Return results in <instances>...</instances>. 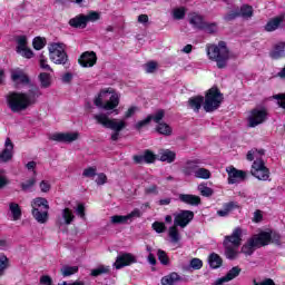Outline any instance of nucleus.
Instances as JSON below:
<instances>
[{
	"instance_id": "6",
	"label": "nucleus",
	"mask_w": 285,
	"mask_h": 285,
	"mask_svg": "<svg viewBox=\"0 0 285 285\" xmlns=\"http://www.w3.org/2000/svg\"><path fill=\"white\" fill-rule=\"evenodd\" d=\"M222 101H224V94L219 88L212 87L205 96L203 108L205 112H215L222 106Z\"/></svg>"
},
{
	"instance_id": "48",
	"label": "nucleus",
	"mask_w": 285,
	"mask_h": 285,
	"mask_svg": "<svg viewBox=\"0 0 285 285\" xmlns=\"http://www.w3.org/2000/svg\"><path fill=\"white\" fill-rule=\"evenodd\" d=\"M144 157H145V164H155V160L157 159V156H155L153 151L148 149L145 150Z\"/></svg>"
},
{
	"instance_id": "25",
	"label": "nucleus",
	"mask_w": 285,
	"mask_h": 285,
	"mask_svg": "<svg viewBox=\"0 0 285 285\" xmlns=\"http://www.w3.org/2000/svg\"><path fill=\"white\" fill-rule=\"evenodd\" d=\"M272 59H282L285 57V42H278L274 46L273 51L271 52Z\"/></svg>"
},
{
	"instance_id": "35",
	"label": "nucleus",
	"mask_w": 285,
	"mask_h": 285,
	"mask_svg": "<svg viewBox=\"0 0 285 285\" xmlns=\"http://www.w3.org/2000/svg\"><path fill=\"white\" fill-rule=\"evenodd\" d=\"M108 273H110V267L100 265L91 271V277H99V275H108Z\"/></svg>"
},
{
	"instance_id": "57",
	"label": "nucleus",
	"mask_w": 285,
	"mask_h": 285,
	"mask_svg": "<svg viewBox=\"0 0 285 285\" xmlns=\"http://www.w3.org/2000/svg\"><path fill=\"white\" fill-rule=\"evenodd\" d=\"M153 228L156 233H164V230H166V225L164 223L155 222Z\"/></svg>"
},
{
	"instance_id": "2",
	"label": "nucleus",
	"mask_w": 285,
	"mask_h": 285,
	"mask_svg": "<svg viewBox=\"0 0 285 285\" xmlns=\"http://www.w3.org/2000/svg\"><path fill=\"white\" fill-rule=\"evenodd\" d=\"M264 155H266V150L254 148L247 153L246 159L247 161H254L250 169L253 177L261 181H268L271 170L267 168L266 163H264Z\"/></svg>"
},
{
	"instance_id": "54",
	"label": "nucleus",
	"mask_w": 285,
	"mask_h": 285,
	"mask_svg": "<svg viewBox=\"0 0 285 285\" xmlns=\"http://www.w3.org/2000/svg\"><path fill=\"white\" fill-rule=\"evenodd\" d=\"M35 184H37V179L30 178L26 183L21 184V188H22V190H30V188H32V186H35Z\"/></svg>"
},
{
	"instance_id": "15",
	"label": "nucleus",
	"mask_w": 285,
	"mask_h": 285,
	"mask_svg": "<svg viewBox=\"0 0 285 285\" xmlns=\"http://www.w3.org/2000/svg\"><path fill=\"white\" fill-rule=\"evenodd\" d=\"M11 79L16 86H28L30 83V77L21 69L12 70Z\"/></svg>"
},
{
	"instance_id": "45",
	"label": "nucleus",
	"mask_w": 285,
	"mask_h": 285,
	"mask_svg": "<svg viewBox=\"0 0 285 285\" xmlns=\"http://www.w3.org/2000/svg\"><path fill=\"white\" fill-rule=\"evenodd\" d=\"M173 17L177 20L184 19L186 17V9L184 7L174 9Z\"/></svg>"
},
{
	"instance_id": "63",
	"label": "nucleus",
	"mask_w": 285,
	"mask_h": 285,
	"mask_svg": "<svg viewBox=\"0 0 285 285\" xmlns=\"http://www.w3.org/2000/svg\"><path fill=\"white\" fill-rule=\"evenodd\" d=\"M40 284L41 285H52V278L48 275L41 276Z\"/></svg>"
},
{
	"instance_id": "36",
	"label": "nucleus",
	"mask_w": 285,
	"mask_h": 285,
	"mask_svg": "<svg viewBox=\"0 0 285 285\" xmlns=\"http://www.w3.org/2000/svg\"><path fill=\"white\" fill-rule=\"evenodd\" d=\"M178 225L174 224V226L169 227V237L173 244H177L181 239L179 236V229L177 228Z\"/></svg>"
},
{
	"instance_id": "12",
	"label": "nucleus",
	"mask_w": 285,
	"mask_h": 285,
	"mask_svg": "<svg viewBox=\"0 0 285 285\" xmlns=\"http://www.w3.org/2000/svg\"><path fill=\"white\" fill-rule=\"evenodd\" d=\"M199 164H202V160L198 158L188 159L184 163L180 170L185 177H193V175H196Z\"/></svg>"
},
{
	"instance_id": "5",
	"label": "nucleus",
	"mask_w": 285,
	"mask_h": 285,
	"mask_svg": "<svg viewBox=\"0 0 285 285\" xmlns=\"http://www.w3.org/2000/svg\"><path fill=\"white\" fill-rule=\"evenodd\" d=\"M31 213L38 224H46L48 222V212L50 210V205L48 199L43 197H37L31 202Z\"/></svg>"
},
{
	"instance_id": "17",
	"label": "nucleus",
	"mask_w": 285,
	"mask_h": 285,
	"mask_svg": "<svg viewBox=\"0 0 285 285\" xmlns=\"http://www.w3.org/2000/svg\"><path fill=\"white\" fill-rule=\"evenodd\" d=\"M135 217H141V212L139 209H134L130 214L126 216L115 215L111 216L112 224H128V222H132Z\"/></svg>"
},
{
	"instance_id": "44",
	"label": "nucleus",
	"mask_w": 285,
	"mask_h": 285,
	"mask_svg": "<svg viewBox=\"0 0 285 285\" xmlns=\"http://www.w3.org/2000/svg\"><path fill=\"white\" fill-rule=\"evenodd\" d=\"M198 190L203 197H212L213 195V189L204 184L198 186Z\"/></svg>"
},
{
	"instance_id": "38",
	"label": "nucleus",
	"mask_w": 285,
	"mask_h": 285,
	"mask_svg": "<svg viewBox=\"0 0 285 285\" xmlns=\"http://www.w3.org/2000/svg\"><path fill=\"white\" fill-rule=\"evenodd\" d=\"M157 257L160 264H163V266H168L170 264V258L168 257V254L164 249L157 250Z\"/></svg>"
},
{
	"instance_id": "62",
	"label": "nucleus",
	"mask_w": 285,
	"mask_h": 285,
	"mask_svg": "<svg viewBox=\"0 0 285 285\" xmlns=\"http://www.w3.org/2000/svg\"><path fill=\"white\" fill-rule=\"evenodd\" d=\"M157 70V62L150 61L146 65V72H155Z\"/></svg>"
},
{
	"instance_id": "24",
	"label": "nucleus",
	"mask_w": 285,
	"mask_h": 285,
	"mask_svg": "<svg viewBox=\"0 0 285 285\" xmlns=\"http://www.w3.org/2000/svg\"><path fill=\"white\" fill-rule=\"evenodd\" d=\"M160 161H166L167 164H173L177 159V154L170 149H165L159 153Z\"/></svg>"
},
{
	"instance_id": "10",
	"label": "nucleus",
	"mask_w": 285,
	"mask_h": 285,
	"mask_svg": "<svg viewBox=\"0 0 285 285\" xmlns=\"http://www.w3.org/2000/svg\"><path fill=\"white\" fill-rule=\"evenodd\" d=\"M106 95H108V91H101L95 99V106H97V108H104V110H115V108L119 106V95L112 94L109 100L104 104V97H106Z\"/></svg>"
},
{
	"instance_id": "29",
	"label": "nucleus",
	"mask_w": 285,
	"mask_h": 285,
	"mask_svg": "<svg viewBox=\"0 0 285 285\" xmlns=\"http://www.w3.org/2000/svg\"><path fill=\"white\" fill-rule=\"evenodd\" d=\"M9 210L13 217V222H19L21 219V207L17 203L9 204Z\"/></svg>"
},
{
	"instance_id": "43",
	"label": "nucleus",
	"mask_w": 285,
	"mask_h": 285,
	"mask_svg": "<svg viewBox=\"0 0 285 285\" xmlns=\"http://www.w3.org/2000/svg\"><path fill=\"white\" fill-rule=\"evenodd\" d=\"M41 88H50V75L42 72L39 75Z\"/></svg>"
},
{
	"instance_id": "60",
	"label": "nucleus",
	"mask_w": 285,
	"mask_h": 285,
	"mask_svg": "<svg viewBox=\"0 0 285 285\" xmlns=\"http://www.w3.org/2000/svg\"><path fill=\"white\" fill-rule=\"evenodd\" d=\"M40 68H42V70H52L50 65H48V60H46L43 56H40Z\"/></svg>"
},
{
	"instance_id": "27",
	"label": "nucleus",
	"mask_w": 285,
	"mask_h": 285,
	"mask_svg": "<svg viewBox=\"0 0 285 285\" xmlns=\"http://www.w3.org/2000/svg\"><path fill=\"white\" fill-rule=\"evenodd\" d=\"M256 248H257V245H255V240H253V238H249L246 242V244L242 246L240 253H243L244 255H253Z\"/></svg>"
},
{
	"instance_id": "18",
	"label": "nucleus",
	"mask_w": 285,
	"mask_h": 285,
	"mask_svg": "<svg viewBox=\"0 0 285 285\" xmlns=\"http://www.w3.org/2000/svg\"><path fill=\"white\" fill-rule=\"evenodd\" d=\"M228 184H237V181H244L246 179V171L238 170L235 167L227 168Z\"/></svg>"
},
{
	"instance_id": "52",
	"label": "nucleus",
	"mask_w": 285,
	"mask_h": 285,
	"mask_svg": "<svg viewBox=\"0 0 285 285\" xmlns=\"http://www.w3.org/2000/svg\"><path fill=\"white\" fill-rule=\"evenodd\" d=\"M237 17H239V9L232 10L225 16V21H234Z\"/></svg>"
},
{
	"instance_id": "9",
	"label": "nucleus",
	"mask_w": 285,
	"mask_h": 285,
	"mask_svg": "<svg viewBox=\"0 0 285 285\" xmlns=\"http://www.w3.org/2000/svg\"><path fill=\"white\" fill-rule=\"evenodd\" d=\"M50 59L53 63L62 65L68 62V53L62 43H53L49 47Z\"/></svg>"
},
{
	"instance_id": "53",
	"label": "nucleus",
	"mask_w": 285,
	"mask_h": 285,
	"mask_svg": "<svg viewBox=\"0 0 285 285\" xmlns=\"http://www.w3.org/2000/svg\"><path fill=\"white\" fill-rule=\"evenodd\" d=\"M204 266V262L199 258H193L190 261V267L194 268V271H199Z\"/></svg>"
},
{
	"instance_id": "1",
	"label": "nucleus",
	"mask_w": 285,
	"mask_h": 285,
	"mask_svg": "<svg viewBox=\"0 0 285 285\" xmlns=\"http://www.w3.org/2000/svg\"><path fill=\"white\" fill-rule=\"evenodd\" d=\"M42 92L38 86H31L28 92L11 91L7 95V105L11 112H23L37 104Z\"/></svg>"
},
{
	"instance_id": "11",
	"label": "nucleus",
	"mask_w": 285,
	"mask_h": 285,
	"mask_svg": "<svg viewBox=\"0 0 285 285\" xmlns=\"http://www.w3.org/2000/svg\"><path fill=\"white\" fill-rule=\"evenodd\" d=\"M195 218V213L190 210H180L178 214H175L174 224L180 228H186Z\"/></svg>"
},
{
	"instance_id": "28",
	"label": "nucleus",
	"mask_w": 285,
	"mask_h": 285,
	"mask_svg": "<svg viewBox=\"0 0 285 285\" xmlns=\"http://www.w3.org/2000/svg\"><path fill=\"white\" fill-rule=\"evenodd\" d=\"M208 262H209L210 268H220L222 264H224L222 256L215 253L209 255Z\"/></svg>"
},
{
	"instance_id": "31",
	"label": "nucleus",
	"mask_w": 285,
	"mask_h": 285,
	"mask_svg": "<svg viewBox=\"0 0 285 285\" xmlns=\"http://www.w3.org/2000/svg\"><path fill=\"white\" fill-rule=\"evenodd\" d=\"M189 23H191V26H195V28H199L202 30V28H204V18L197 13H191L190 18H189Z\"/></svg>"
},
{
	"instance_id": "64",
	"label": "nucleus",
	"mask_w": 285,
	"mask_h": 285,
	"mask_svg": "<svg viewBox=\"0 0 285 285\" xmlns=\"http://www.w3.org/2000/svg\"><path fill=\"white\" fill-rule=\"evenodd\" d=\"M274 99L278 100V106H281V108H285V94L276 95V96H274Z\"/></svg>"
},
{
	"instance_id": "7",
	"label": "nucleus",
	"mask_w": 285,
	"mask_h": 285,
	"mask_svg": "<svg viewBox=\"0 0 285 285\" xmlns=\"http://www.w3.org/2000/svg\"><path fill=\"white\" fill-rule=\"evenodd\" d=\"M94 119H96L97 124H100V126H104V128L114 130V132H121V130L128 126L126 120H119L115 118L110 119L108 116H106V114L95 115Z\"/></svg>"
},
{
	"instance_id": "20",
	"label": "nucleus",
	"mask_w": 285,
	"mask_h": 285,
	"mask_svg": "<svg viewBox=\"0 0 285 285\" xmlns=\"http://www.w3.org/2000/svg\"><path fill=\"white\" fill-rule=\"evenodd\" d=\"M178 199L189 206H199V204H202V198L193 194H180Z\"/></svg>"
},
{
	"instance_id": "50",
	"label": "nucleus",
	"mask_w": 285,
	"mask_h": 285,
	"mask_svg": "<svg viewBox=\"0 0 285 285\" xmlns=\"http://www.w3.org/2000/svg\"><path fill=\"white\" fill-rule=\"evenodd\" d=\"M151 121H153V117L147 116V118H145L144 120L138 121L135 128L136 130H141V128H145V126H148V124H150Z\"/></svg>"
},
{
	"instance_id": "51",
	"label": "nucleus",
	"mask_w": 285,
	"mask_h": 285,
	"mask_svg": "<svg viewBox=\"0 0 285 285\" xmlns=\"http://www.w3.org/2000/svg\"><path fill=\"white\" fill-rule=\"evenodd\" d=\"M46 46V40L40 37L33 39V48L35 50H41Z\"/></svg>"
},
{
	"instance_id": "3",
	"label": "nucleus",
	"mask_w": 285,
	"mask_h": 285,
	"mask_svg": "<svg viewBox=\"0 0 285 285\" xmlns=\"http://www.w3.org/2000/svg\"><path fill=\"white\" fill-rule=\"evenodd\" d=\"M207 56L212 61H216L217 68L224 69L228 66L229 59L233 58L230 51H228V47H226V42L220 41L218 46L210 45L207 47Z\"/></svg>"
},
{
	"instance_id": "4",
	"label": "nucleus",
	"mask_w": 285,
	"mask_h": 285,
	"mask_svg": "<svg viewBox=\"0 0 285 285\" xmlns=\"http://www.w3.org/2000/svg\"><path fill=\"white\" fill-rule=\"evenodd\" d=\"M242 235H244V232L240 227H237L233 230L232 235L225 236L223 245L227 259H237L239 247L242 246Z\"/></svg>"
},
{
	"instance_id": "49",
	"label": "nucleus",
	"mask_w": 285,
	"mask_h": 285,
	"mask_svg": "<svg viewBox=\"0 0 285 285\" xmlns=\"http://www.w3.org/2000/svg\"><path fill=\"white\" fill-rule=\"evenodd\" d=\"M200 30H205L208 35L215 33L217 30V23H204V27Z\"/></svg>"
},
{
	"instance_id": "19",
	"label": "nucleus",
	"mask_w": 285,
	"mask_h": 285,
	"mask_svg": "<svg viewBox=\"0 0 285 285\" xmlns=\"http://www.w3.org/2000/svg\"><path fill=\"white\" fill-rule=\"evenodd\" d=\"M271 239L272 236L268 232H263L252 237V240H254V244L257 248H262V246H268L271 244Z\"/></svg>"
},
{
	"instance_id": "34",
	"label": "nucleus",
	"mask_w": 285,
	"mask_h": 285,
	"mask_svg": "<svg viewBox=\"0 0 285 285\" xmlns=\"http://www.w3.org/2000/svg\"><path fill=\"white\" fill-rule=\"evenodd\" d=\"M62 218L65 219V224L67 226H70V224H72V222H75V214L72 213V209L65 208L62 210Z\"/></svg>"
},
{
	"instance_id": "42",
	"label": "nucleus",
	"mask_w": 285,
	"mask_h": 285,
	"mask_svg": "<svg viewBox=\"0 0 285 285\" xmlns=\"http://www.w3.org/2000/svg\"><path fill=\"white\" fill-rule=\"evenodd\" d=\"M239 273H242V268L235 266L225 275V277H227V281L233 282L235 277H239Z\"/></svg>"
},
{
	"instance_id": "8",
	"label": "nucleus",
	"mask_w": 285,
	"mask_h": 285,
	"mask_svg": "<svg viewBox=\"0 0 285 285\" xmlns=\"http://www.w3.org/2000/svg\"><path fill=\"white\" fill-rule=\"evenodd\" d=\"M268 118V111L264 108H254L250 110L247 117V126L249 128H257V126L264 124Z\"/></svg>"
},
{
	"instance_id": "33",
	"label": "nucleus",
	"mask_w": 285,
	"mask_h": 285,
	"mask_svg": "<svg viewBox=\"0 0 285 285\" xmlns=\"http://www.w3.org/2000/svg\"><path fill=\"white\" fill-rule=\"evenodd\" d=\"M60 271L63 277H70V275H75L76 273H79V267L65 265L61 267Z\"/></svg>"
},
{
	"instance_id": "37",
	"label": "nucleus",
	"mask_w": 285,
	"mask_h": 285,
	"mask_svg": "<svg viewBox=\"0 0 285 285\" xmlns=\"http://www.w3.org/2000/svg\"><path fill=\"white\" fill-rule=\"evenodd\" d=\"M239 10V17L243 19H250L253 17V7L244 4Z\"/></svg>"
},
{
	"instance_id": "21",
	"label": "nucleus",
	"mask_w": 285,
	"mask_h": 285,
	"mask_svg": "<svg viewBox=\"0 0 285 285\" xmlns=\"http://www.w3.org/2000/svg\"><path fill=\"white\" fill-rule=\"evenodd\" d=\"M4 146V150L0 154V161H10V159H12V150L14 149V145L10 138H7Z\"/></svg>"
},
{
	"instance_id": "14",
	"label": "nucleus",
	"mask_w": 285,
	"mask_h": 285,
	"mask_svg": "<svg viewBox=\"0 0 285 285\" xmlns=\"http://www.w3.org/2000/svg\"><path fill=\"white\" fill-rule=\"evenodd\" d=\"M51 141H60L63 144H72V141H77L79 139V134L77 132H56L49 136Z\"/></svg>"
},
{
	"instance_id": "58",
	"label": "nucleus",
	"mask_w": 285,
	"mask_h": 285,
	"mask_svg": "<svg viewBox=\"0 0 285 285\" xmlns=\"http://www.w3.org/2000/svg\"><path fill=\"white\" fill-rule=\"evenodd\" d=\"M263 219H264V215L262 214V210L257 209L254 213L253 222H255V224H259V222H262Z\"/></svg>"
},
{
	"instance_id": "47",
	"label": "nucleus",
	"mask_w": 285,
	"mask_h": 285,
	"mask_svg": "<svg viewBox=\"0 0 285 285\" xmlns=\"http://www.w3.org/2000/svg\"><path fill=\"white\" fill-rule=\"evenodd\" d=\"M100 17L101 16L99 14V12L91 11L87 16H85V21H86V23H88L89 21H91V22L99 21Z\"/></svg>"
},
{
	"instance_id": "23",
	"label": "nucleus",
	"mask_w": 285,
	"mask_h": 285,
	"mask_svg": "<svg viewBox=\"0 0 285 285\" xmlns=\"http://www.w3.org/2000/svg\"><path fill=\"white\" fill-rule=\"evenodd\" d=\"M205 104V98L204 96H195L189 98L188 100V106L194 110V112H199L202 110V105Z\"/></svg>"
},
{
	"instance_id": "22",
	"label": "nucleus",
	"mask_w": 285,
	"mask_h": 285,
	"mask_svg": "<svg viewBox=\"0 0 285 285\" xmlns=\"http://www.w3.org/2000/svg\"><path fill=\"white\" fill-rule=\"evenodd\" d=\"M69 26L71 28H78L80 30H83L88 26V23L86 22V14L80 13V14L76 16L75 18H71L69 20Z\"/></svg>"
},
{
	"instance_id": "39",
	"label": "nucleus",
	"mask_w": 285,
	"mask_h": 285,
	"mask_svg": "<svg viewBox=\"0 0 285 285\" xmlns=\"http://www.w3.org/2000/svg\"><path fill=\"white\" fill-rule=\"evenodd\" d=\"M10 266V261L8 259V256L1 254L0 255V277L6 273V269Z\"/></svg>"
},
{
	"instance_id": "32",
	"label": "nucleus",
	"mask_w": 285,
	"mask_h": 285,
	"mask_svg": "<svg viewBox=\"0 0 285 285\" xmlns=\"http://www.w3.org/2000/svg\"><path fill=\"white\" fill-rule=\"evenodd\" d=\"M194 177H196V179H210L212 174L210 170H208L207 168L197 167Z\"/></svg>"
},
{
	"instance_id": "56",
	"label": "nucleus",
	"mask_w": 285,
	"mask_h": 285,
	"mask_svg": "<svg viewBox=\"0 0 285 285\" xmlns=\"http://www.w3.org/2000/svg\"><path fill=\"white\" fill-rule=\"evenodd\" d=\"M107 181H108V176H106V174L104 173L98 174V177L96 179V184L98 186H104V184H107Z\"/></svg>"
},
{
	"instance_id": "16",
	"label": "nucleus",
	"mask_w": 285,
	"mask_h": 285,
	"mask_svg": "<svg viewBox=\"0 0 285 285\" xmlns=\"http://www.w3.org/2000/svg\"><path fill=\"white\" fill-rule=\"evenodd\" d=\"M82 68H92L97 63V53L95 51H85L78 59Z\"/></svg>"
},
{
	"instance_id": "46",
	"label": "nucleus",
	"mask_w": 285,
	"mask_h": 285,
	"mask_svg": "<svg viewBox=\"0 0 285 285\" xmlns=\"http://www.w3.org/2000/svg\"><path fill=\"white\" fill-rule=\"evenodd\" d=\"M97 176V167H88L83 169L82 177H87L89 179H92Z\"/></svg>"
},
{
	"instance_id": "30",
	"label": "nucleus",
	"mask_w": 285,
	"mask_h": 285,
	"mask_svg": "<svg viewBox=\"0 0 285 285\" xmlns=\"http://www.w3.org/2000/svg\"><path fill=\"white\" fill-rule=\"evenodd\" d=\"M156 130L159 135H165V137H170V135H173V128L166 122L158 124Z\"/></svg>"
},
{
	"instance_id": "26",
	"label": "nucleus",
	"mask_w": 285,
	"mask_h": 285,
	"mask_svg": "<svg viewBox=\"0 0 285 285\" xmlns=\"http://www.w3.org/2000/svg\"><path fill=\"white\" fill-rule=\"evenodd\" d=\"M177 282H181V276L175 272L161 278L163 285H173L177 284Z\"/></svg>"
},
{
	"instance_id": "59",
	"label": "nucleus",
	"mask_w": 285,
	"mask_h": 285,
	"mask_svg": "<svg viewBox=\"0 0 285 285\" xmlns=\"http://www.w3.org/2000/svg\"><path fill=\"white\" fill-rule=\"evenodd\" d=\"M254 285H275V281H273V278H266L259 283H257V279L253 281Z\"/></svg>"
},
{
	"instance_id": "13",
	"label": "nucleus",
	"mask_w": 285,
	"mask_h": 285,
	"mask_svg": "<svg viewBox=\"0 0 285 285\" xmlns=\"http://www.w3.org/2000/svg\"><path fill=\"white\" fill-rule=\"evenodd\" d=\"M130 264H137V257L130 253L120 254L117 256L116 262L114 263L115 268L119 271L125 266H130Z\"/></svg>"
},
{
	"instance_id": "41",
	"label": "nucleus",
	"mask_w": 285,
	"mask_h": 285,
	"mask_svg": "<svg viewBox=\"0 0 285 285\" xmlns=\"http://www.w3.org/2000/svg\"><path fill=\"white\" fill-rule=\"evenodd\" d=\"M151 117V121H155V124H161V119L166 117V111L164 109L157 110L154 115H149Z\"/></svg>"
},
{
	"instance_id": "55",
	"label": "nucleus",
	"mask_w": 285,
	"mask_h": 285,
	"mask_svg": "<svg viewBox=\"0 0 285 285\" xmlns=\"http://www.w3.org/2000/svg\"><path fill=\"white\" fill-rule=\"evenodd\" d=\"M223 208H225L229 214L233 213L236 208H239V205L235 202L226 203Z\"/></svg>"
},
{
	"instance_id": "61",
	"label": "nucleus",
	"mask_w": 285,
	"mask_h": 285,
	"mask_svg": "<svg viewBox=\"0 0 285 285\" xmlns=\"http://www.w3.org/2000/svg\"><path fill=\"white\" fill-rule=\"evenodd\" d=\"M50 188H51L50 183H48L46 180H42L40 183V190H41V193H49Z\"/></svg>"
},
{
	"instance_id": "40",
	"label": "nucleus",
	"mask_w": 285,
	"mask_h": 285,
	"mask_svg": "<svg viewBox=\"0 0 285 285\" xmlns=\"http://www.w3.org/2000/svg\"><path fill=\"white\" fill-rule=\"evenodd\" d=\"M17 52H21L22 50H26L28 48V38L26 36H20L17 38Z\"/></svg>"
}]
</instances>
